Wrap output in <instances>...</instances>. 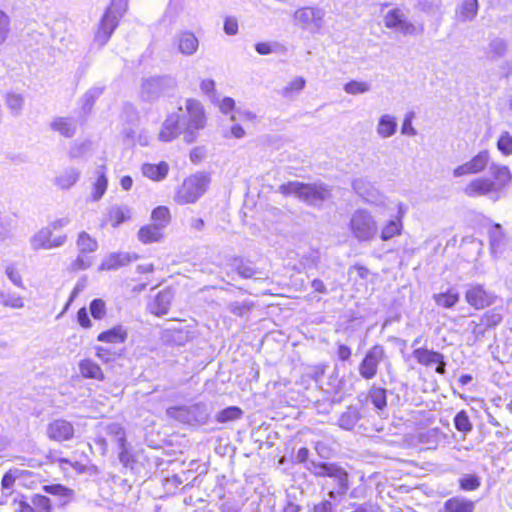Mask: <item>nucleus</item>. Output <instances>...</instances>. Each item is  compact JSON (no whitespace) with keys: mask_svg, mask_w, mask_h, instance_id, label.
Returning a JSON list of instances; mask_svg holds the SVG:
<instances>
[{"mask_svg":"<svg viewBox=\"0 0 512 512\" xmlns=\"http://www.w3.org/2000/svg\"><path fill=\"white\" fill-rule=\"evenodd\" d=\"M307 469L316 477L323 478L321 488L327 493L329 500L341 503L349 489V474L341 466L335 463L311 461Z\"/></svg>","mask_w":512,"mask_h":512,"instance_id":"nucleus-1","label":"nucleus"},{"mask_svg":"<svg viewBox=\"0 0 512 512\" xmlns=\"http://www.w3.org/2000/svg\"><path fill=\"white\" fill-rule=\"evenodd\" d=\"M283 195H295L311 206L319 207L331 197V190L322 183L304 184L298 181L288 182L279 187Z\"/></svg>","mask_w":512,"mask_h":512,"instance_id":"nucleus-2","label":"nucleus"},{"mask_svg":"<svg viewBox=\"0 0 512 512\" xmlns=\"http://www.w3.org/2000/svg\"><path fill=\"white\" fill-rule=\"evenodd\" d=\"M178 113L181 115L184 140L187 143L196 141L199 131L206 125V116L203 105L195 99H187L185 112L180 107Z\"/></svg>","mask_w":512,"mask_h":512,"instance_id":"nucleus-3","label":"nucleus"},{"mask_svg":"<svg viewBox=\"0 0 512 512\" xmlns=\"http://www.w3.org/2000/svg\"><path fill=\"white\" fill-rule=\"evenodd\" d=\"M126 7L127 3L125 0L111 1V5L106 9L95 31L94 44L100 48L107 44L120 19L126 12Z\"/></svg>","mask_w":512,"mask_h":512,"instance_id":"nucleus-4","label":"nucleus"},{"mask_svg":"<svg viewBox=\"0 0 512 512\" xmlns=\"http://www.w3.org/2000/svg\"><path fill=\"white\" fill-rule=\"evenodd\" d=\"M349 230L358 242H371L378 234L375 217L366 209L355 210L349 220Z\"/></svg>","mask_w":512,"mask_h":512,"instance_id":"nucleus-5","label":"nucleus"},{"mask_svg":"<svg viewBox=\"0 0 512 512\" xmlns=\"http://www.w3.org/2000/svg\"><path fill=\"white\" fill-rule=\"evenodd\" d=\"M210 182L208 173L197 172L190 175L177 190L175 201L179 204L195 203L206 192Z\"/></svg>","mask_w":512,"mask_h":512,"instance_id":"nucleus-6","label":"nucleus"},{"mask_svg":"<svg viewBox=\"0 0 512 512\" xmlns=\"http://www.w3.org/2000/svg\"><path fill=\"white\" fill-rule=\"evenodd\" d=\"M166 414L184 424H204L209 418V410L206 404L197 403L190 406L170 407Z\"/></svg>","mask_w":512,"mask_h":512,"instance_id":"nucleus-7","label":"nucleus"},{"mask_svg":"<svg viewBox=\"0 0 512 512\" xmlns=\"http://www.w3.org/2000/svg\"><path fill=\"white\" fill-rule=\"evenodd\" d=\"M387 360L385 348L376 344L367 350L364 358L359 364V375L365 380H371L376 377L379 365Z\"/></svg>","mask_w":512,"mask_h":512,"instance_id":"nucleus-8","label":"nucleus"},{"mask_svg":"<svg viewBox=\"0 0 512 512\" xmlns=\"http://www.w3.org/2000/svg\"><path fill=\"white\" fill-rule=\"evenodd\" d=\"M176 82L169 76H157L144 79L141 86V97L152 101L173 90Z\"/></svg>","mask_w":512,"mask_h":512,"instance_id":"nucleus-9","label":"nucleus"},{"mask_svg":"<svg viewBox=\"0 0 512 512\" xmlns=\"http://www.w3.org/2000/svg\"><path fill=\"white\" fill-rule=\"evenodd\" d=\"M384 24L389 29H396L403 35H421L424 32L423 24L415 25L408 21L405 14L398 8L390 10L384 16Z\"/></svg>","mask_w":512,"mask_h":512,"instance_id":"nucleus-10","label":"nucleus"},{"mask_svg":"<svg viewBox=\"0 0 512 512\" xmlns=\"http://www.w3.org/2000/svg\"><path fill=\"white\" fill-rule=\"evenodd\" d=\"M325 11L319 7H303L295 11L294 19L301 28L318 32L324 23Z\"/></svg>","mask_w":512,"mask_h":512,"instance_id":"nucleus-11","label":"nucleus"},{"mask_svg":"<svg viewBox=\"0 0 512 512\" xmlns=\"http://www.w3.org/2000/svg\"><path fill=\"white\" fill-rule=\"evenodd\" d=\"M465 300L476 310H481L493 305L497 300V296L493 292L486 290L482 284L472 283L467 285Z\"/></svg>","mask_w":512,"mask_h":512,"instance_id":"nucleus-12","label":"nucleus"},{"mask_svg":"<svg viewBox=\"0 0 512 512\" xmlns=\"http://www.w3.org/2000/svg\"><path fill=\"white\" fill-rule=\"evenodd\" d=\"M53 233L50 227H43L30 238L31 248L35 251L44 249L50 250L61 247L65 244L66 235L52 237Z\"/></svg>","mask_w":512,"mask_h":512,"instance_id":"nucleus-13","label":"nucleus"},{"mask_svg":"<svg viewBox=\"0 0 512 512\" xmlns=\"http://www.w3.org/2000/svg\"><path fill=\"white\" fill-rule=\"evenodd\" d=\"M396 214L391 216V218L382 226L380 232V239L382 241H389L396 236H400L403 231V218L407 213V206L398 202L396 205Z\"/></svg>","mask_w":512,"mask_h":512,"instance_id":"nucleus-14","label":"nucleus"},{"mask_svg":"<svg viewBox=\"0 0 512 512\" xmlns=\"http://www.w3.org/2000/svg\"><path fill=\"white\" fill-rule=\"evenodd\" d=\"M463 192L468 197L488 196L493 200L499 199V194L496 191V184L489 178H475L471 180L463 189Z\"/></svg>","mask_w":512,"mask_h":512,"instance_id":"nucleus-15","label":"nucleus"},{"mask_svg":"<svg viewBox=\"0 0 512 512\" xmlns=\"http://www.w3.org/2000/svg\"><path fill=\"white\" fill-rule=\"evenodd\" d=\"M353 190L366 203L381 206L384 204V196L366 178H357L352 182Z\"/></svg>","mask_w":512,"mask_h":512,"instance_id":"nucleus-16","label":"nucleus"},{"mask_svg":"<svg viewBox=\"0 0 512 512\" xmlns=\"http://www.w3.org/2000/svg\"><path fill=\"white\" fill-rule=\"evenodd\" d=\"M489 160V152L487 150L480 151L470 161L456 167L453 170V175L461 177L482 172L488 166Z\"/></svg>","mask_w":512,"mask_h":512,"instance_id":"nucleus-17","label":"nucleus"},{"mask_svg":"<svg viewBox=\"0 0 512 512\" xmlns=\"http://www.w3.org/2000/svg\"><path fill=\"white\" fill-rule=\"evenodd\" d=\"M74 426L65 419H55L47 425L49 439L57 442L69 441L74 437Z\"/></svg>","mask_w":512,"mask_h":512,"instance_id":"nucleus-18","label":"nucleus"},{"mask_svg":"<svg viewBox=\"0 0 512 512\" xmlns=\"http://www.w3.org/2000/svg\"><path fill=\"white\" fill-rule=\"evenodd\" d=\"M183 133L180 113H172L167 116L159 132V140L170 142Z\"/></svg>","mask_w":512,"mask_h":512,"instance_id":"nucleus-19","label":"nucleus"},{"mask_svg":"<svg viewBox=\"0 0 512 512\" xmlns=\"http://www.w3.org/2000/svg\"><path fill=\"white\" fill-rule=\"evenodd\" d=\"M136 256H132L126 252L111 253L107 255L99 266L100 271L117 270L120 267L126 266L132 260L136 259Z\"/></svg>","mask_w":512,"mask_h":512,"instance_id":"nucleus-20","label":"nucleus"},{"mask_svg":"<svg viewBox=\"0 0 512 512\" xmlns=\"http://www.w3.org/2000/svg\"><path fill=\"white\" fill-rule=\"evenodd\" d=\"M50 128L66 138H72L77 131V122L72 117H56L50 122Z\"/></svg>","mask_w":512,"mask_h":512,"instance_id":"nucleus-21","label":"nucleus"},{"mask_svg":"<svg viewBox=\"0 0 512 512\" xmlns=\"http://www.w3.org/2000/svg\"><path fill=\"white\" fill-rule=\"evenodd\" d=\"M169 172V165L165 161H161L158 164L144 163L141 165V173L144 177L160 182L164 180Z\"/></svg>","mask_w":512,"mask_h":512,"instance_id":"nucleus-22","label":"nucleus"},{"mask_svg":"<svg viewBox=\"0 0 512 512\" xmlns=\"http://www.w3.org/2000/svg\"><path fill=\"white\" fill-rule=\"evenodd\" d=\"M475 503L462 496H454L444 502L443 510L438 512H473Z\"/></svg>","mask_w":512,"mask_h":512,"instance_id":"nucleus-23","label":"nucleus"},{"mask_svg":"<svg viewBox=\"0 0 512 512\" xmlns=\"http://www.w3.org/2000/svg\"><path fill=\"white\" fill-rule=\"evenodd\" d=\"M178 50L184 55H193L199 46L197 37L189 31L181 32L176 37Z\"/></svg>","mask_w":512,"mask_h":512,"instance_id":"nucleus-24","label":"nucleus"},{"mask_svg":"<svg viewBox=\"0 0 512 512\" xmlns=\"http://www.w3.org/2000/svg\"><path fill=\"white\" fill-rule=\"evenodd\" d=\"M478 0H463L456 8L455 18L459 22L472 21L478 13Z\"/></svg>","mask_w":512,"mask_h":512,"instance_id":"nucleus-25","label":"nucleus"},{"mask_svg":"<svg viewBox=\"0 0 512 512\" xmlns=\"http://www.w3.org/2000/svg\"><path fill=\"white\" fill-rule=\"evenodd\" d=\"M172 299L173 293L170 290L160 291L149 305L150 311L157 316L166 314L170 308Z\"/></svg>","mask_w":512,"mask_h":512,"instance_id":"nucleus-26","label":"nucleus"},{"mask_svg":"<svg viewBox=\"0 0 512 512\" xmlns=\"http://www.w3.org/2000/svg\"><path fill=\"white\" fill-rule=\"evenodd\" d=\"M397 127L396 118L390 114H384L378 120L376 132L380 138L386 139L392 137L397 132Z\"/></svg>","mask_w":512,"mask_h":512,"instance_id":"nucleus-27","label":"nucleus"},{"mask_svg":"<svg viewBox=\"0 0 512 512\" xmlns=\"http://www.w3.org/2000/svg\"><path fill=\"white\" fill-rule=\"evenodd\" d=\"M490 172L494 177L493 184H496V191L498 194L502 189L508 185L511 180V174L507 166L492 164Z\"/></svg>","mask_w":512,"mask_h":512,"instance_id":"nucleus-28","label":"nucleus"},{"mask_svg":"<svg viewBox=\"0 0 512 512\" xmlns=\"http://www.w3.org/2000/svg\"><path fill=\"white\" fill-rule=\"evenodd\" d=\"M20 472L18 469H10L7 471L1 480V499L0 504L4 505L7 503L8 497L12 494V489L17 478H19Z\"/></svg>","mask_w":512,"mask_h":512,"instance_id":"nucleus-29","label":"nucleus"},{"mask_svg":"<svg viewBox=\"0 0 512 512\" xmlns=\"http://www.w3.org/2000/svg\"><path fill=\"white\" fill-rule=\"evenodd\" d=\"M360 411L355 406H349L339 417L338 426L344 430H352L360 420Z\"/></svg>","mask_w":512,"mask_h":512,"instance_id":"nucleus-30","label":"nucleus"},{"mask_svg":"<svg viewBox=\"0 0 512 512\" xmlns=\"http://www.w3.org/2000/svg\"><path fill=\"white\" fill-rule=\"evenodd\" d=\"M412 355L419 364L424 366H431L436 362L442 361L443 358V354L424 348L415 349Z\"/></svg>","mask_w":512,"mask_h":512,"instance_id":"nucleus-31","label":"nucleus"},{"mask_svg":"<svg viewBox=\"0 0 512 512\" xmlns=\"http://www.w3.org/2000/svg\"><path fill=\"white\" fill-rule=\"evenodd\" d=\"M127 338V331L122 326H115L107 331L100 333L98 341L107 343H123Z\"/></svg>","mask_w":512,"mask_h":512,"instance_id":"nucleus-32","label":"nucleus"},{"mask_svg":"<svg viewBox=\"0 0 512 512\" xmlns=\"http://www.w3.org/2000/svg\"><path fill=\"white\" fill-rule=\"evenodd\" d=\"M79 177V170L70 167L55 178V184L61 189H69L78 181Z\"/></svg>","mask_w":512,"mask_h":512,"instance_id":"nucleus-33","label":"nucleus"},{"mask_svg":"<svg viewBox=\"0 0 512 512\" xmlns=\"http://www.w3.org/2000/svg\"><path fill=\"white\" fill-rule=\"evenodd\" d=\"M5 104L13 116H19L23 111L25 98L20 93L10 91L5 95Z\"/></svg>","mask_w":512,"mask_h":512,"instance_id":"nucleus-34","label":"nucleus"},{"mask_svg":"<svg viewBox=\"0 0 512 512\" xmlns=\"http://www.w3.org/2000/svg\"><path fill=\"white\" fill-rule=\"evenodd\" d=\"M162 237V228L159 225L149 224L142 227L138 232V238L143 243L159 241Z\"/></svg>","mask_w":512,"mask_h":512,"instance_id":"nucleus-35","label":"nucleus"},{"mask_svg":"<svg viewBox=\"0 0 512 512\" xmlns=\"http://www.w3.org/2000/svg\"><path fill=\"white\" fill-rule=\"evenodd\" d=\"M508 50V44L504 39H492L487 48V56L489 59L497 60L504 57Z\"/></svg>","mask_w":512,"mask_h":512,"instance_id":"nucleus-36","label":"nucleus"},{"mask_svg":"<svg viewBox=\"0 0 512 512\" xmlns=\"http://www.w3.org/2000/svg\"><path fill=\"white\" fill-rule=\"evenodd\" d=\"M459 293L454 289H448L444 293L434 294L433 299L438 306L452 308L459 301Z\"/></svg>","mask_w":512,"mask_h":512,"instance_id":"nucleus-37","label":"nucleus"},{"mask_svg":"<svg viewBox=\"0 0 512 512\" xmlns=\"http://www.w3.org/2000/svg\"><path fill=\"white\" fill-rule=\"evenodd\" d=\"M79 369L81 374L86 378H92L96 380L104 379V374L101 368L89 359L82 360L79 363Z\"/></svg>","mask_w":512,"mask_h":512,"instance_id":"nucleus-38","label":"nucleus"},{"mask_svg":"<svg viewBox=\"0 0 512 512\" xmlns=\"http://www.w3.org/2000/svg\"><path fill=\"white\" fill-rule=\"evenodd\" d=\"M108 219L113 227H117L130 219V209L127 206H112L108 211Z\"/></svg>","mask_w":512,"mask_h":512,"instance_id":"nucleus-39","label":"nucleus"},{"mask_svg":"<svg viewBox=\"0 0 512 512\" xmlns=\"http://www.w3.org/2000/svg\"><path fill=\"white\" fill-rule=\"evenodd\" d=\"M43 490L48 494L58 496L60 498L61 505H65L73 497V490L61 484L45 485L43 486Z\"/></svg>","mask_w":512,"mask_h":512,"instance_id":"nucleus-40","label":"nucleus"},{"mask_svg":"<svg viewBox=\"0 0 512 512\" xmlns=\"http://www.w3.org/2000/svg\"><path fill=\"white\" fill-rule=\"evenodd\" d=\"M76 245L78 251L85 254L95 252L98 248L97 241L85 231L79 233Z\"/></svg>","mask_w":512,"mask_h":512,"instance_id":"nucleus-41","label":"nucleus"},{"mask_svg":"<svg viewBox=\"0 0 512 512\" xmlns=\"http://www.w3.org/2000/svg\"><path fill=\"white\" fill-rule=\"evenodd\" d=\"M97 180L94 183L93 192H92V199L94 201H98L102 198V196L105 194L107 190L108 180L105 175L104 166H101L97 169Z\"/></svg>","mask_w":512,"mask_h":512,"instance_id":"nucleus-42","label":"nucleus"},{"mask_svg":"<svg viewBox=\"0 0 512 512\" xmlns=\"http://www.w3.org/2000/svg\"><path fill=\"white\" fill-rule=\"evenodd\" d=\"M0 304L11 309L24 307V299L17 293L0 291Z\"/></svg>","mask_w":512,"mask_h":512,"instance_id":"nucleus-43","label":"nucleus"},{"mask_svg":"<svg viewBox=\"0 0 512 512\" xmlns=\"http://www.w3.org/2000/svg\"><path fill=\"white\" fill-rule=\"evenodd\" d=\"M254 308V302L250 300L233 301L227 304V310L238 317H248Z\"/></svg>","mask_w":512,"mask_h":512,"instance_id":"nucleus-44","label":"nucleus"},{"mask_svg":"<svg viewBox=\"0 0 512 512\" xmlns=\"http://www.w3.org/2000/svg\"><path fill=\"white\" fill-rule=\"evenodd\" d=\"M503 319V307H495L488 310L482 316V323L486 327H495L502 322Z\"/></svg>","mask_w":512,"mask_h":512,"instance_id":"nucleus-45","label":"nucleus"},{"mask_svg":"<svg viewBox=\"0 0 512 512\" xmlns=\"http://www.w3.org/2000/svg\"><path fill=\"white\" fill-rule=\"evenodd\" d=\"M107 435H109L118 446L126 443V434L123 427L118 423H111L106 426Z\"/></svg>","mask_w":512,"mask_h":512,"instance_id":"nucleus-46","label":"nucleus"},{"mask_svg":"<svg viewBox=\"0 0 512 512\" xmlns=\"http://www.w3.org/2000/svg\"><path fill=\"white\" fill-rule=\"evenodd\" d=\"M369 399L378 410H383L387 405L386 390L380 387H373L369 391Z\"/></svg>","mask_w":512,"mask_h":512,"instance_id":"nucleus-47","label":"nucleus"},{"mask_svg":"<svg viewBox=\"0 0 512 512\" xmlns=\"http://www.w3.org/2000/svg\"><path fill=\"white\" fill-rule=\"evenodd\" d=\"M459 486L464 491H475L481 485V479L475 474H464L459 480Z\"/></svg>","mask_w":512,"mask_h":512,"instance_id":"nucleus-48","label":"nucleus"},{"mask_svg":"<svg viewBox=\"0 0 512 512\" xmlns=\"http://www.w3.org/2000/svg\"><path fill=\"white\" fill-rule=\"evenodd\" d=\"M242 414L243 412L239 407L230 406L220 411L216 416V420L220 423H226L241 418Z\"/></svg>","mask_w":512,"mask_h":512,"instance_id":"nucleus-49","label":"nucleus"},{"mask_svg":"<svg viewBox=\"0 0 512 512\" xmlns=\"http://www.w3.org/2000/svg\"><path fill=\"white\" fill-rule=\"evenodd\" d=\"M454 425L459 432L464 434L469 433L473 428V425L465 410H461L455 415Z\"/></svg>","mask_w":512,"mask_h":512,"instance_id":"nucleus-50","label":"nucleus"},{"mask_svg":"<svg viewBox=\"0 0 512 512\" xmlns=\"http://www.w3.org/2000/svg\"><path fill=\"white\" fill-rule=\"evenodd\" d=\"M343 89L347 94L358 95L370 91L371 86L369 83L364 81L352 80L346 83Z\"/></svg>","mask_w":512,"mask_h":512,"instance_id":"nucleus-51","label":"nucleus"},{"mask_svg":"<svg viewBox=\"0 0 512 512\" xmlns=\"http://www.w3.org/2000/svg\"><path fill=\"white\" fill-rule=\"evenodd\" d=\"M170 213L167 207L159 206L152 212L153 224L159 225L162 229L168 224Z\"/></svg>","mask_w":512,"mask_h":512,"instance_id":"nucleus-52","label":"nucleus"},{"mask_svg":"<svg viewBox=\"0 0 512 512\" xmlns=\"http://www.w3.org/2000/svg\"><path fill=\"white\" fill-rule=\"evenodd\" d=\"M103 89L100 87H93L89 89L83 96V109L85 111L91 110L95 100L102 94Z\"/></svg>","mask_w":512,"mask_h":512,"instance_id":"nucleus-53","label":"nucleus"},{"mask_svg":"<svg viewBox=\"0 0 512 512\" xmlns=\"http://www.w3.org/2000/svg\"><path fill=\"white\" fill-rule=\"evenodd\" d=\"M498 150L508 156L512 154V136L508 132H503L497 141Z\"/></svg>","mask_w":512,"mask_h":512,"instance_id":"nucleus-54","label":"nucleus"},{"mask_svg":"<svg viewBox=\"0 0 512 512\" xmlns=\"http://www.w3.org/2000/svg\"><path fill=\"white\" fill-rule=\"evenodd\" d=\"M5 274L15 286L21 289H25L22 276L14 264H8L5 267Z\"/></svg>","mask_w":512,"mask_h":512,"instance_id":"nucleus-55","label":"nucleus"},{"mask_svg":"<svg viewBox=\"0 0 512 512\" xmlns=\"http://www.w3.org/2000/svg\"><path fill=\"white\" fill-rule=\"evenodd\" d=\"M10 32V17L0 10V46L6 41Z\"/></svg>","mask_w":512,"mask_h":512,"instance_id":"nucleus-56","label":"nucleus"},{"mask_svg":"<svg viewBox=\"0 0 512 512\" xmlns=\"http://www.w3.org/2000/svg\"><path fill=\"white\" fill-rule=\"evenodd\" d=\"M93 263V259L91 256L86 255L85 253L79 252L77 258L72 263L73 270H85L89 268Z\"/></svg>","mask_w":512,"mask_h":512,"instance_id":"nucleus-57","label":"nucleus"},{"mask_svg":"<svg viewBox=\"0 0 512 512\" xmlns=\"http://www.w3.org/2000/svg\"><path fill=\"white\" fill-rule=\"evenodd\" d=\"M90 313L95 319H102L106 314L105 303L102 299H94L90 303Z\"/></svg>","mask_w":512,"mask_h":512,"instance_id":"nucleus-58","label":"nucleus"},{"mask_svg":"<svg viewBox=\"0 0 512 512\" xmlns=\"http://www.w3.org/2000/svg\"><path fill=\"white\" fill-rule=\"evenodd\" d=\"M90 148H91V143L88 141H84L81 143H74L69 150V156H70V158H80Z\"/></svg>","mask_w":512,"mask_h":512,"instance_id":"nucleus-59","label":"nucleus"},{"mask_svg":"<svg viewBox=\"0 0 512 512\" xmlns=\"http://www.w3.org/2000/svg\"><path fill=\"white\" fill-rule=\"evenodd\" d=\"M118 449H119V461H120V463L124 467H126V468H128V467L132 468V464L134 463V459H133L132 454L129 451L127 442L123 446H118Z\"/></svg>","mask_w":512,"mask_h":512,"instance_id":"nucleus-60","label":"nucleus"},{"mask_svg":"<svg viewBox=\"0 0 512 512\" xmlns=\"http://www.w3.org/2000/svg\"><path fill=\"white\" fill-rule=\"evenodd\" d=\"M32 504L35 508L40 509L44 512L51 511V502L50 499L44 495L35 494L32 497Z\"/></svg>","mask_w":512,"mask_h":512,"instance_id":"nucleus-61","label":"nucleus"},{"mask_svg":"<svg viewBox=\"0 0 512 512\" xmlns=\"http://www.w3.org/2000/svg\"><path fill=\"white\" fill-rule=\"evenodd\" d=\"M305 86V80L302 77H296L282 90V95L285 97L290 96L293 91H300Z\"/></svg>","mask_w":512,"mask_h":512,"instance_id":"nucleus-62","label":"nucleus"},{"mask_svg":"<svg viewBox=\"0 0 512 512\" xmlns=\"http://www.w3.org/2000/svg\"><path fill=\"white\" fill-rule=\"evenodd\" d=\"M325 369H326V365H324V364H318L315 366H311V367L307 368L306 375L309 378L313 379L314 381L318 382L324 376Z\"/></svg>","mask_w":512,"mask_h":512,"instance_id":"nucleus-63","label":"nucleus"},{"mask_svg":"<svg viewBox=\"0 0 512 512\" xmlns=\"http://www.w3.org/2000/svg\"><path fill=\"white\" fill-rule=\"evenodd\" d=\"M502 237L501 226L496 224L490 231V243L494 251L500 246Z\"/></svg>","mask_w":512,"mask_h":512,"instance_id":"nucleus-64","label":"nucleus"}]
</instances>
